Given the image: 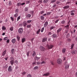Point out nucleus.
<instances>
[{
	"instance_id": "30",
	"label": "nucleus",
	"mask_w": 77,
	"mask_h": 77,
	"mask_svg": "<svg viewBox=\"0 0 77 77\" xmlns=\"http://www.w3.org/2000/svg\"><path fill=\"white\" fill-rule=\"evenodd\" d=\"M65 23H66V21H65L63 20L61 22V23L62 24H65Z\"/></svg>"
},
{
	"instance_id": "61",
	"label": "nucleus",
	"mask_w": 77,
	"mask_h": 77,
	"mask_svg": "<svg viewBox=\"0 0 77 77\" xmlns=\"http://www.w3.org/2000/svg\"><path fill=\"white\" fill-rule=\"evenodd\" d=\"M67 63H68L67 62H65V65L66 66V65H69V64H67Z\"/></svg>"
},
{
	"instance_id": "54",
	"label": "nucleus",
	"mask_w": 77,
	"mask_h": 77,
	"mask_svg": "<svg viewBox=\"0 0 77 77\" xmlns=\"http://www.w3.org/2000/svg\"><path fill=\"white\" fill-rule=\"evenodd\" d=\"M55 2H56V0H52L51 3H54Z\"/></svg>"
},
{
	"instance_id": "49",
	"label": "nucleus",
	"mask_w": 77,
	"mask_h": 77,
	"mask_svg": "<svg viewBox=\"0 0 77 77\" xmlns=\"http://www.w3.org/2000/svg\"><path fill=\"white\" fill-rule=\"evenodd\" d=\"M44 12H45L44 11H42L40 12L41 14H44Z\"/></svg>"
},
{
	"instance_id": "37",
	"label": "nucleus",
	"mask_w": 77,
	"mask_h": 77,
	"mask_svg": "<svg viewBox=\"0 0 77 77\" xmlns=\"http://www.w3.org/2000/svg\"><path fill=\"white\" fill-rule=\"evenodd\" d=\"M44 30V27H43L42 28L41 30V32H43Z\"/></svg>"
},
{
	"instance_id": "23",
	"label": "nucleus",
	"mask_w": 77,
	"mask_h": 77,
	"mask_svg": "<svg viewBox=\"0 0 77 77\" xmlns=\"http://www.w3.org/2000/svg\"><path fill=\"white\" fill-rule=\"evenodd\" d=\"M11 53L12 54H14V49H13L11 50Z\"/></svg>"
},
{
	"instance_id": "19",
	"label": "nucleus",
	"mask_w": 77,
	"mask_h": 77,
	"mask_svg": "<svg viewBox=\"0 0 77 77\" xmlns=\"http://www.w3.org/2000/svg\"><path fill=\"white\" fill-rule=\"evenodd\" d=\"M69 8V6L68 5H67V6H64L63 8H64V9H68V8Z\"/></svg>"
},
{
	"instance_id": "16",
	"label": "nucleus",
	"mask_w": 77,
	"mask_h": 77,
	"mask_svg": "<svg viewBox=\"0 0 77 77\" xmlns=\"http://www.w3.org/2000/svg\"><path fill=\"white\" fill-rule=\"evenodd\" d=\"M26 40L25 38H23L21 40V41L22 43H24L25 41H26Z\"/></svg>"
},
{
	"instance_id": "6",
	"label": "nucleus",
	"mask_w": 77,
	"mask_h": 77,
	"mask_svg": "<svg viewBox=\"0 0 77 77\" xmlns=\"http://www.w3.org/2000/svg\"><path fill=\"white\" fill-rule=\"evenodd\" d=\"M8 71L9 72L12 71V67L11 66H9L8 69Z\"/></svg>"
},
{
	"instance_id": "14",
	"label": "nucleus",
	"mask_w": 77,
	"mask_h": 77,
	"mask_svg": "<svg viewBox=\"0 0 77 77\" xmlns=\"http://www.w3.org/2000/svg\"><path fill=\"white\" fill-rule=\"evenodd\" d=\"M65 68L66 69L68 70V68H69V65H67L65 66Z\"/></svg>"
},
{
	"instance_id": "35",
	"label": "nucleus",
	"mask_w": 77,
	"mask_h": 77,
	"mask_svg": "<svg viewBox=\"0 0 77 77\" xmlns=\"http://www.w3.org/2000/svg\"><path fill=\"white\" fill-rule=\"evenodd\" d=\"M2 30H6V28L5 26H3L2 27Z\"/></svg>"
},
{
	"instance_id": "13",
	"label": "nucleus",
	"mask_w": 77,
	"mask_h": 77,
	"mask_svg": "<svg viewBox=\"0 0 77 77\" xmlns=\"http://www.w3.org/2000/svg\"><path fill=\"white\" fill-rule=\"evenodd\" d=\"M16 41V39L15 38H14L12 39L11 41V42L13 44H14L15 43V42Z\"/></svg>"
},
{
	"instance_id": "10",
	"label": "nucleus",
	"mask_w": 77,
	"mask_h": 77,
	"mask_svg": "<svg viewBox=\"0 0 77 77\" xmlns=\"http://www.w3.org/2000/svg\"><path fill=\"white\" fill-rule=\"evenodd\" d=\"M62 30V28H60L59 29H58L57 31V33L58 35H59V33Z\"/></svg>"
},
{
	"instance_id": "59",
	"label": "nucleus",
	"mask_w": 77,
	"mask_h": 77,
	"mask_svg": "<svg viewBox=\"0 0 77 77\" xmlns=\"http://www.w3.org/2000/svg\"><path fill=\"white\" fill-rule=\"evenodd\" d=\"M51 14V12H49L47 13V15H49L50 14Z\"/></svg>"
},
{
	"instance_id": "28",
	"label": "nucleus",
	"mask_w": 77,
	"mask_h": 77,
	"mask_svg": "<svg viewBox=\"0 0 77 77\" xmlns=\"http://www.w3.org/2000/svg\"><path fill=\"white\" fill-rule=\"evenodd\" d=\"M40 19L42 20H44V17L43 16H41L40 17Z\"/></svg>"
},
{
	"instance_id": "8",
	"label": "nucleus",
	"mask_w": 77,
	"mask_h": 77,
	"mask_svg": "<svg viewBox=\"0 0 77 77\" xmlns=\"http://www.w3.org/2000/svg\"><path fill=\"white\" fill-rule=\"evenodd\" d=\"M52 36L54 38H57V34H54L52 35Z\"/></svg>"
},
{
	"instance_id": "12",
	"label": "nucleus",
	"mask_w": 77,
	"mask_h": 77,
	"mask_svg": "<svg viewBox=\"0 0 77 77\" xmlns=\"http://www.w3.org/2000/svg\"><path fill=\"white\" fill-rule=\"evenodd\" d=\"M50 75V73L48 72L46 74H43V76H48Z\"/></svg>"
},
{
	"instance_id": "50",
	"label": "nucleus",
	"mask_w": 77,
	"mask_h": 77,
	"mask_svg": "<svg viewBox=\"0 0 77 77\" xmlns=\"http://www.w3.org/2000/svg\"><path fill=\"white\" fill-rule=\"evenodd\" d=\"M67 41H69V42H71V39L69 38L67 40Z\"/></svg>"
},
{
	"instance_id": "58",
	"label": "nucleus",
	"mask_w": 77,
	"mask_h": 77,
	"mask_svg": "<svg viewBox=\"0 0 77 77\" xmlns=\"http://www.w3.org/2000/svg\"><path fill=\"white\" fill-rule=\"evenodd\" d=\"M10 60H12V59H14V57H10Z\"/></svg>"
},
{
	"instance_id": "57",
	"label": "nucleus",
	"mask_w": 77,
	"mask_h": 77,
	"mask_svg": "<svg viewBox=\"0 0 77 77\" xmlns=\"http://www.w3.org/2000/svg\"><path fill=\"white\" fill-rule=\"evenodd\" d=\"M71 15H74V13H71Z\"/></svg>"
},
{
	"instance_id": "29",
	"label": "nucleus",
	"mask_w": 77,
	"mask_h": 77,
	"mask_svg": "<svg viewBox=\"0 0 77 77\" xmlns=\"http://www.w3.org/2000/svg\"><path fill=\"white\" fill-rule=\"evenodd\" d=\"M74 44H72L71 45V50H72L73 49V48H74Z\"/></svg>"
},
{
	"instance_id": "52",
	"label": "nucleus",
	"mask_w": 77,
	"mask_h": 77,
	"mask_svg": "<svg viewBox=\"0 0 77 77\" xmlns=\"http://www.w3.org/2000/svg\"><path fill=\"white\" fill-rule=\"evenodd\" d=\"M46 63V62H45V61H42V62L41 63V64H44V63Z\"/></svg>"
},
{
	"instance_id": "21",
	"label": "nucleus",
	"mask_w": 77,
	"mask_h": 77,
	"mask_svg": "<svg viewBox=\"0 0 77 77\" xmlns=\"http://www.w3.org/2000/svg\"><path fill=\"white\" fill-rule=\"evenodd\" d=\"M48 2V0H44L43 2L44 3H47Z\"/></svg>"
},
{
	"instance_id": "34",
	"label": "nucleus",
	"mask_w": 77,
	"mask_h": 77,
	"mask_svg": "<svg viewBox=\"0 0 77 77\" xmlns=\"http://www.w3.org/2000/svg\"><path fill=\"white\" fill-rule=\"evenodd\" d=\"M14 63H16V64H17V65L18 64V61L17 60H15L14 61Z\"/></svg>"
},
{
	"instance_id": "25",
	"label": "nucleus",
	"mask_w": 77,
	"mask_h": 77,
	"mask_svg": "<svg viewBox=\"0 0 77 77\" xmlns=\"http://www.w3.org/2000/svg\"><path fill=\"white\" fill-rule=\"evenodd\" d=\"M18 16V13H16L14 15V17H15L16 18H17Z\"/></svg>"
},
{
	"instance_id": "24",
	"label": "nucleus",
	"mask_w": 77,
	"mask_h": 77,
	"mask_svg": "<svg viewBox=\"0 0 77 77\" xmlns=\"http://www.w3.org/2000/svg\"><path fill=\"white\" fill-rule=\"evenodd\" d=\"M36 55V52L35 51H33V54H32L33 57H34Z\"/></svg>"
},
{
	"instance_id": "56",
	"label": "nucleus",
	"mask_w": 77,
	"mask_h": 77,
	"mask_svg": "<svg viewBox=\"0 0 77 77\" xmlns=\"http://www.w3.org/2000/svg\"><path fill=\"white\" fill-rule=\"evenodd\" d=\"M59 21V20L58 19L57 20H56L55 22V23H57V22H58V21Z\"/></svg>"
},
{
	"instance_id": "42",
	"label": "nucleus",
	"mask_w": 77,
	"mask_h": 77,
	"mask_svg": "<svg viewBox=\"0 0 77 77\" xmlns=\"http://www.w3.org/2000/svg\"><path fill=\"white\" fill-rule=\"evenodd\" d=\"M51 34H52V33H51V32H48V35H51Z\"/></svg>"
},
{
	"instance_id": "45",
	"label": "nucleus",
	"mask_w": 77,
	"mask_h": 77,
	"mask_svg": "<svg viewBox=\"0 0 77 77\" xmlns=\"http://www.w3.org/2000/svg\"><path fill=\"white\" fill-rule=\"evenodd\" d=\"M65 27H66V29H69V25H68L66 26H65Z\"/></svg>"
},
{
	"instance_id": "31",
	"label": "nucleus",
	"mask_w": 77,
	"mask_h": 77,
	"mask_svg": "<svg viewBox=\"0 0 77 77\" xmlns=\"http://www.w3.org/2000/svg\"><path fill=\"white\" fill-rule=\"evenodd\" d=\"M19 10H18V9L17 8V9H16L15 11V13H18L19 12Z\"/></svg>"
},
{
	"instance_id": "2",
	"label": "nucleus",
	"mask_w": 77,
	"mask_h": 77,
	"mask_svg": "<svg viewBox=\"0 0 77 77\" xmlns=\"http://www.w3.org/2000/svg\"><path fill=\"white\" fill-rule=\"evenodd\" d=\"M23 29L22 28H20L18 30V32L19 33H20V34H21L22 33V32H23Z\"/></svg>"
},
{
	"instance_id": "40",
	"label": "nucleus",
	"mask_w": 77,
	"mask_h": 77,
	"mask_svg": "<svg viewBox=\"0 0 77 77\" xmlns=\"http://www.w3.org/2000/svg\"><path fill=\"white\" fill-rule=\"evenodd\" d=\"M8 39V37H5L4 38V41H6V40H7Z\"/></svg>"
},
{
	"instance_id": "20",
	"label": "nucleus",
	"mask_w": 77,
	"mask_h": 77,
	"mask_svg": "<svg viewBox=\"0 0 77 77\" xmlns=\"http://www.w3.org/2000/svg\"><path fill=\"white\" fill-rule=\"evenodd\" d=\"M70 37V34L69 33H68L66 35V38H69Z\"/></svg>"
},
{
	"instance_id": "43",
	"label": "nucleus",
	"mask_w": 77,
	"mask_h": 77,
	"mask_svg": "<svg viewBox=\"0 0 77 77\" xmlns=\"http://www.w3.org/2000/svg\"><path fill=\"white\" fill-rule=\"evenodd\" d=\"M20 5H21V3H17V6H20Z\"/></svg>"
},
{
	"instance_id": "63",
	"label": "nucleus",
	"mask_w": 77,
	"mask_h": 77,
	"mask_svg": "<svg viewBox=\"0 0 77 77\" xmlns=\"http://www.w3.org/2000/svg\"><path fill=\"white\" fill-rule=\"evenodd\" d=\"M59 3H60V1H57V4L58 5Z\"/></svg>"
},
{
	"instance_id": "1",
	"label": "nucleus",
	"mask_w": 77,
	"mask_h": 77,
	"mask_svg": "<svg viewBox=\"0 0 77 77\" xmlns=\"http://www.w3.org/2000/svg\"><path fill=\"white\" fill-rule=\"evenodd\" d=\"M46 47L48 48V49L50 50V49H51V48H53L54 47V46L52 45L47 44L46 45Z\"/></svg>"
},
{
	"instance_id": "51",
	"label": "nucleus",
	"mask_w": 77,
	"mask_h": 77,
	"mask_svg": "<svg viewBox=\"0 0 77 77\" xmlns=\"http://www.w3.org/2000/svg\"><path fill=\"white\" fill-rule=\"evenodd\" d=\"M9 41H10L9 39H7L6 41L7 43H9Z\"/></svg>"
},
{
	"instance_id": "44",
	"label": "nucleus",
	"mask_w": 77,
	"mask_h": 77,
	"mask_svg": "<svg viewBox=\"0 0 77 77\" xmlns=\"http://www.w3.org/2000/svg\"><path fill=\"white\" fill-rule=\"evenodd\" d=\"M27 77H32V75L30 74H29L27 75Z\"/></svg>"
},
{
	"instance_id": "18",
	"label": "nucleus",
	"mask_w": 77,
	"mask_h": 77,
	"mask_svg": "<svg viewBox=\"0 0 77 77\" xmlns=\"http://www.w3.org/2000/svg\"><path fill=\"white\" fill-rule=\"evenodd\" d=\"M6 50H5L3 53L2 54V56H4L5 54H6Z\"/></svg>"
},
{
	"instance_id": "27",
	"label": "nucleus",
	"mask_w": 77,
	"mask_h": 77,
	"mask_svg": "<svg viewBox=\"0 0 77 77\" xmlns=\"http://www.w3.org/2000/svg\"><path fill=\"white\" fill-rule=\"evenodd\" d=\"M66 51V48H64L62 49V51L63 53H65V51Z\"/></svg>"
},
{
	"instance_id": "55",
	"label": "nucleus",
	"mask_w": 77,
	"mask_h": 77,
	"mask_svg": "<svg viewBox=\"0 0 77 77\" xmlns=\"http://www.w3.org/2000/svg\"><path fill=\"white\" fill-rule=\"evenodd\" d=\"M35 64H36V62L35 61L34 62L32 63V65H35Z\"/></svg>"
},
{
	"instance_id": "41",
	"label": "nucleus",
	"mask_w": 77,
	"mask_h": 77,
	"mask_svg": "<svg viewBox=\"0 0 77 77\" xmlns=\"http://www.w3.org/2000/svg\"><path fill=\"white\" fill-rule=\"evenodd\" d=\"M30 27H31V25H28L27 26V28H30Z\"/></svg>"
},
{
	"instance_id": "9",
	"label": "nucleus",
	"mask_w": 77,
	"mask_h": 77,
	"mask_svg": "<svg viewBox=\"0 0 77 77\" xmlns=\"http://www.w3.org/2000/svg\"><path fill=\"white\" fill-rule=\"evenodd\" d=\"M48 22H46L45 23L44 26V27H46L47 26H48Z\"/></svg>"
},
{
	"instance_id": "47",
	"label": "nucleus",
	"mask_w": 77,
	"mask_h": 77,
	"mask_svg": "<svg viewBox=\"0 0 77 77\" xmlns=\"http://www.w3.org/2000/svg\"><path fill=\"white\" fill-rule=\"evenodd\" d=\"M27 22V23H30L32 22V20H28Z\"/></svg>"
},
{
	"instance_id": "26",
	"label": "nucleus",
	"mask_w": 77,
	"mask_h": 77,
	"mask_svg": "<svg viewBox=\"0 0 77 77\" xmlns=\"http://www.w3.org/2000/svg\"><path fill=\"white\" fill-rule=\"evenodd\" d=\"M17 41H18L19 42L20 41V37L18 36V35H17Z\"/></svg>"
},
{
	"instance_id": "32",
	"label": "nucleus",
	"mask_w": 77,
	"mask_h": 77,
	"mask_svg": "<svg viewBox=\"0 0 77 77\" xmlns=\"http://www.w3.org/2000/svg\"><path fill=\"white\" fill-rule=\"evenodd\" d=\"M20 18H21V16H19L17 18V21H18L19 20H20Z\"/></svg>"
},
{
	"instance_id": "3",
	"label": "nucleus",
	"mask_w": 77,
	"mask_h": 77,
	"mask_svg": "<svg viewBox=\"0 0 77 77\" xmlns=\"http://www.w3.org/2000/svg\"><path fill=\"white\" fill-rule=\"evenodd\" d=\"M40 49L42 51H44L45 50V49L43 46H40Z\"/></svg>"
},
{
	"instance_id": "62",
	"label": "nucleus",
	"mask_w": 77,
	"mask_h": 77,
	"mask_svg": "<svg viewBox=\"0 0 77 77\" xmlns=\"http://www.w3.org/2000/svg\"><path fill=\"white\" fill-rule=\"evenodd\" d=\"M42 1H38V3H42Z\"/></svg>"
},
{
	"instance_id": "15",
	"label": "nucleus",
	"mask_w": 77,
	"mask_h": 77,
	"mask_svg": "<svg viewBox=\"0 0 77 77\" xmlns=\"http://www.w3.org/2000/svg\"><path fill=\"white\" fill-rule=\"evenodd\" d=\"M76 50H73L72 51V53L73 54H75V53H76Z\"/></svg>"
},
{
	"instance_id": "53",
	"label": "nucleus",
	"mask_w": 77,
	"mask_h": 77,
	"mask_svg": "<svg viewBox=\"0 0 77 77\" xmlns=\"http://www.w3.org/2000/svg\"><path fill=\"white\" fill-rule=\"evenodd\" d=\"M12 5V3L11 2V1H9V5Z\"/></svg>"
},
{
	"instance_id": "33",
	"label": "nucleus",
	"mask_w": 77,
	"mask_h": 77,
	"mask_svg": "<svg viewBox=\"0 0 77 77\" xmlns=\"http://www.w3.org/2000/svg\"><path fill=\"white\" fill-rule=\"evenodd\" d=\"M38 69V66H36L34 67V69L36 70V69Z\"/></svg>"
},
{
	"instance_id": "64",
	"label": "nucleus",
	"mask_w": 77,
	"mask_h": 77,
	"mask_svg": "<svg viewBox=\"0 0 77 77\" xmlns=\"http://www.w3.org/2000/svg\"><path fill=\"white\" fill-rule=\"evenodd\" d=\"M51 30H52V29H54V27L53 26H52L50 28Z\"/></svg>"
},
{
	"instance_id": "48",
	"label": "nucleus",
	"mask_w": 77,
	"mask_h": 77,
	"mask_svg": "<svg viewBox=\"0 0 77 77\" xmlns=\"http://www.w3.org/2000/svg\"><path fill=\"white\" fill-rule=\"evenodd\" d=\"M26 55H27V57L29 56V52H28L26 53Z\"/></svg>"
},
{
	"instance_id": "7",
	"label": "nucleus",
	"mask_w": 77,
	"mask_h": 77,
	"mask_svg": "<svg viewBox=\"0 0 77 77\" xmlns=\"http://www.w3.org/2000/svg\"><path fill=\"white\" fill-rule=\"evenodd\" d=\"M47 37L44 38H43L42 42H45V41H47Z\"/></svg>"
},
{
	"instance_id": "5",
	"label": "nucleus",
	"mask_w": 77,
	"mask_h": 77,
	"mask_svg": "<svg viewBox=\"0 0 77 77\" xmlns=\"http://www.w3.org/2000/svg\"><path fill=\"white\" fill-rule=\"evenodd\" d=\"M10 63L11 65L12 66L13 65V64L14 63V60H12L10 61Z\"/></svg>"
},
{
	"instance_id": "36",
	"label": "nucleus",
	"mask_w": 77,
	"mask_h": 77,
	"mask_svg": "<svg viewBox=\"0 0 77 77\" xmlns=\"http://www.w3.org/2000/svg\"><path fill=\"white\" fill-rule=\"evenodd\" d=\"M28 7H26L24 9V10L25 11H28Z\"/></svg>"
},
{
	"instance_id": "46",
	"label": "nucleus",
	"mask_w": 77,
	"mask_h": 77,
	"mask_svg": "<svg viewBox=\"0 0 77 77\" xmlns=\"http://www.w3.org/2000/svg\"><path fill=\"white\" fill-rule=\"evenodd\" d=\"M10 18L11 19V20H12V21H14V17H10Z\"/></svg>"
},
{
	"instance_id": "4",
	"label": "nucleus",
	"mask_w": 77,
	"mask_h": 77,
	"mask_svg": "<svg viewBox=\"0 0 77 77\" xmlns=\"http://www.w3.org/2000/svg\"><path fill=\"white\" fill-rule=\"evenodd\" d=\"M62 60L58 59L57 60V62L58 64H60L62 63Z\"/></svg>"
},
{
	"instance_id": "11",
	"label": "nucleus",
	"mask_w": 77,
	"mask_h": 77,
	"mask_svg": "<svg viewBox=\"0 0 77 77\" xmlns=\"http://www.w3.org/2000/svg\"><path fill=\"white\" fill-rule=\"evenodd\" d=\"M26 17L27 18H29L31 17V15L29 14H28L26 15Z\"/></svg>"
},
{
	"instance_id": "17",
	"label": "nucleus",
	"mask_w": 77,
	"mask_h": 77,
	"mask_svg": "<svg viewBox=\"0 0 77 77\" xmlns=\"http://www.w3.org/2000/svg\"><path fill=\"white\" fill-rule=\"evenodd\" d=\"M23 25L24 27L25 26H27V22H26V21H24L23 23Z\"/></svg>"
},
{
	"instance_id": "60",
	"label": "nucleus",
	"mask_w": 77,
	"mask_h": 77,
	"mask_svg": "<svg viewBox=\"0 0 77 77\" xmlns=\"http://www.w3.org/2000/svg\"><path fill=\"white\" fill-rule=\"evenodd\" d=\"M40 63H40V62H37V65H39Z\"/></svg>"
},
{
	"instance_id": "22",
	"label": "nucleus",
	"mask_w": 77,
	"mask_h": 77,
	"mask_svg": "<svg viewBox=\"0 0 77 77\" xmlns=\"http://www.w3.org/2000/svg\"><path fill=\"white\" fill-rule=\"evenodd\" d=\"M40 31H41V29H39L38 31H37L36 32V33L37 34V35H38V34H39V32H40Z\"/></svg>"
},
{
	"instance_id": "38",
	"label": "nucleus",
	"mask_w": 77,
	"mask_h": 77,
	"mask_svg": "<svg viewBox=\"0 0 77 77\" xmlns=\"http://www.w3.org/2000/svg\"><path fill=\"white\" fill-rule=\"evenodd\" d=\"M26 74V72H23L22 73V75H24H24Z\"/></svg>"
},
{
	"instance_id": "39",
	"label": "nucleus",
	"mask_w": 77,
	"mask_h": 77,
	"mask_svg": "<svg viewBox=\"0 0 77 77\" xmlns=\"http://www.w3.org/2000/svg\"><path fill=\"white\" fill-rule=\"evenodd\" d=\"M14 29V27H11L10 28V30L11 31H13V30Z\"/></svg>"
}]
</instances>
